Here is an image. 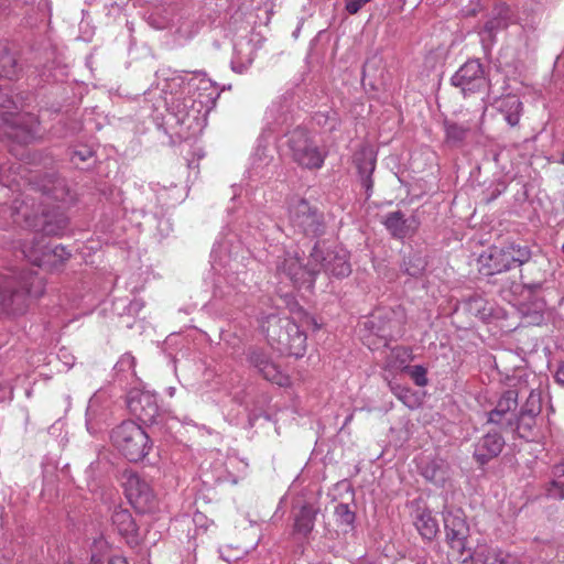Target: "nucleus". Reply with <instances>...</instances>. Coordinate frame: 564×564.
<instances>
[{
  "label": "nucleus",
  "instance_id": "nucleus-9",
  "mask_svg": "<svg viewBox=\"0 0 564 564\" xmlns=\"http://www.w3.org/2000/svg\"><path fill=\"white\" fill-rule=\"evenodd\" d=\"M446 539L451 546L449 556L455 564L458 558L462 560L467 553L466 541L469 535V527L462 510L448 511L444 517Z\"/></svg>",
  "mask_w": 564,
  "mask_h": 564
},
{
  "label": "nucleus",
  "instance_id": "nucleus-18",
  "mask_svg": "<svg viewBox=\"0 0 564 564\" xmlns=\"http://www.w3.org/2000/svg\"><path fill=\"white\" fill-rule=\"evenodd\" d=\"M377 156L373 149L369 145H362L354 154V163L361 177V182L366 189H370L372 186L371 175L376 169Z\"/></svg>",
  "mask_w": 564,
  "mask_h": 564
},
{
  "label": "nucleus",
  "instance_id": "nucleus-24",
  "mask_svg": "<svg viewBox=\"0 0 564 564\" xmlns=\"http://www.w3.org/2000/svg\"><path fill=\"white\" fill-rule=\"evenodd\" d=\"M68 226V218L64 213L45 214L42 231L47 236H61Z\"/></svg>",
  "mask_w": 564,
  "mask_h": 564
},
{
  "label": "nucleus",
  "instance_id": "nucleus-35",
  "mask_svg": "<svg viewBox=\"0 0 564 564\" xmlns=\"http://www.w3.org/2000/svg\"><path fill=\"white\" fill-rule=\"evenodd\" d=\"M108 564H129L126 558L115 556L108 561Z\"/></svg>",
  "mask_w": 564,
  "mask_h": 564
},
{
  "label": "nucleus",
  "instance_id": "nucleus-7",
  "mask_svg": "<svg viewBox=\"0 0 564 564\" xmlns=\"http://www.w3.org/2000/svg\"><path fill=\"white\" fill-rule=\"evenodd\" d=\"M121 481L127 499L137 511L145 513L156 508V496L145 478L133 470H124Z\"/></svg>",
  "mask_w": 564,
  "mask_h": 564
},
{
  "label": "nucleus",
  "instance_id": "nucleus-16",
  "mask_svg": "<svg viewBox=\"0 0 564 564\" xmlns=\"http://www.w3.org/2000/svg\"><path fill=\"white\" fill-rule=\"evenodd\" d=\"M383 224L392 237L397 239L412 237L415 235L420 226V221L416 217L412 216L410 218H405L403 213L399 210L388 214Z\"/></svg>",
  "mask_w": 564,
  "mask_h": 564
},
{
  "label": "nucleus",
  "instance_id": "nucleus-37",
  "mask_svg": "<svg viewBox=\"0 0 564 564\" xmlns=\"http://www.w3.org/2000/svg\"><path fill=\"white\" fill-rule=\"evenodd\" d=\"M352 419H354V414L348 415L345 420L344 426L348 425L352 421Z\"/></svg>",
  "mask_w": 564,
  "mask_h": 564
},
{
  "label": "nucleus",
  "instance_id": "nucleus-23",
  "mask_svg": "<svg viewBox=\"0 0 564 564\" xmlns=\"http://www.w3.org/2000/svg\"><path fill=\"white\" fill-rule=\"evenodd\" d=\"M19 75V65L15 55L3 44H0V76L14 79Z\"/></svg>",
  "mask_w": 564,
  "mask_h": 564
},
{
  "label": "nucleus",
  "instance_id": "nucleus-27",
  "mask_svg": "<svg viewBox=\"0 0 564 564\" xmlns=\"http://www.w3.org/2000/svg\"><path fill=\"white\" fill-rule=\"evenodd\" d=\"M553 480L547 488L549 496L564 499V460L553 467Z\"/></svg>",
  "mask_w": 564,
  "mask_h": 564
},
{
  "label": "nucleus",
  "instance_id": "nucleus-22",
  "mask_svg": "<svg viewBox=\"0 0 564 564\" xmlns=\"http://www.w3.org/2000/svg\"><path fill=\"white\" fill-rule=\"evenodd\" d=\"M414 524L423 539L432 540L438 533V522L427 509H417Z\"/></svg>",
  "mask_w": 564,
  "mask_h": 564
},
{
  "label": "nucleus",
  "instance_id": "nucleus-39",
  "mask_svg": "<svg viewBox=\"0 0 564 564\" xmlns=\"http://www.w3.org/2000/svg\"><path fill=\"white\" fill-rule=\"evenodd\" d=\"M558 162L564 165V152L561 154V158H560Z\"/></svg>",
  "mask_w": 564,
  "mask_h": 564
},
{
  "label": "nucleus",
  "instance_id": "nucleus-4",
  "mask_svg": "<svg viewBox=\"0 0 564 564\" xmlns=\"http://www.w3.org/2000/svg\"><path fill=\"white\" fill-rule=\"evenodd\" d=\"M112 445L130 462L142 460L151 451L148 433L133 421H123L110 434Z\"/></svg>",
  "mask_w": 564,
  "mask_h": 564
},
{
  "label": "nucleus",
  "instance_id": "nucleus-14",
  "mask_svg": "<svg viewBox=\"0 0 564 564\" xmlns=\"http://www.w3.org/2000/svg\"><path fill=\"white\" fill-rule=\"evenodd\" d=\"M131 414L144 423H153L159 414L156 397L150 391L132 389L127 397Z\"/></svg>",
  "mask_w": 564,
  "mask_h": 564
},
{
  "label": "nucleus",
  "instance_id": "nucleus-15",
  "mask_svg": "<svg viewBox=\"0 0 564 564\" xmlns=\"http://www.w3.org/2000/svg\"><path fill=\"white\" fill-rule=\"evenodd\" d=\"M110 521L113 530L126 541L131 547L139 546L142 542L139 525L132 513L121 506L113 508Z\"/></svg>",
  "mask_w": 564,
  "mask_h": 564
},
{
  "label": "nucleus",
  "instance_id": "nucleus-43",
  "mask_svg": "<svg viewBox=\"0 0 564 564\" xmlns=\"http://www.w3.org/2000/svg\"><path fill=\"white\" fill-rule=\"evenodd\" d=\"M64 564H72V563H64Z\"/></svg>",
  "mask_w": 564,
  "mask_h": 564
},
{
  "label": "nucleus",
  "instance_id": "nucleus-38",
  "mask_svg": "<svg viewBox=\"0 0 564 564\" xmlns=\"http://www.w3.org/2000/svg\"><path fill=\"white\" fill-rule=\"evenodd\" d=\"M399 399L406 404V395H399Z\"/></svg>",
  "mask_w": 564,
  "mask_h": 564
},
{
  "label": "nucleus",
  "instance_id": "nucleus-11",
  "mask_svg": "<svg viewBox=\"0 0 564 564\" xmlns=\"http://www.w3.org/2000/svg\"><path fill=\"white\" fill-rule=\"evenodd\" d=\"M315 267L311 259L307 264H303L296 253L286 252L278 263V272L290 279L295 286L313 289L319 273V269Z\"/></svg>",
  "mask_w": 564,
  "mask_h": 564
},
{
  "label": "nucleus",
  "instance_id": "nucleus-34",
  "mask_svg": "<svg viewBox=\"0 0 564 564\" xmlns=\"http://www.w3.org/2000/svg\"><path fill=\"white\" fill-rule=\"evenodd\" d=\"M555 381L564 387V362L560 365L555 372Z\"/></svg>",
  "mask_w": 564,
  "mask_h": 564
},
{
  "label": "nucleus",
  "instance_id": "nucleus-33",
  "mask_svg": "<svg viewBox=\"0 0 564 564\" xmlns=\"http://www.w3.org/2000/svg\"><path fill=\"white\" fill-rule=\"evenodd\" d=\"M392 355L400 359L401 364H406L410 360V351L404 347H395L392 349Z\"/></svg>",
  "mask_w": 564,
  "mask_h": 564
},
{
  "label": "nucleus",
  "instance_id": "nucleus-20",
  "mask_svg": "<svg viewBox=\"0 0 564 564\" xmlns=\"http://www.w3.org/2000/svg\"><path fill=\"white\" fill-rule=\"evenodd\" d=\"M496 109L500 112L510 127H517L520 122L523 104L517 95H506L496 101Z\"/></svg>",
  "mask_w": 564,
  "mask_h": 564
},
{
  "label": "nucleus",
  "instance_id": "nucleus-19",
  "mask_svg": "<svg viewBox=\"0 0 564 564\" xmlns=\"http://www.w3.org/2000/svg\"><path fill=\"white\" fill-rule=\"evenodd\" d=\"M250 361L258 368L265 380L280 387L290 384V378L284 375L276 365L268 360L261 354L252 352L250 356Z\"/></svg>",
  "mask_w": 564,
  "mask_h": 564
},
{
  "label": "nucleus",
  "instance_id": "nucleus-3",
  "mask_svg": "<svg viewBox=\"0 0 564 564\" xmlns=\"http://www.w3.org/2000/svg\"><path fill=\"white\" fill-rule=\"evenodd\" d=\"M286 149L293 163L300 169L318 171L328 155L325 148L304 128L297 127L286 135Z\"/></svg>",
  "mask_w": 564,
  "mask_h": 564
},
{
  "label": "nucleus",
  "instance_id": "nucleus-31",
  "mask_svg": "<svg viewBox=\"0 0 564 564\" xmlns=\"http://www.w3.org/2000/svg\"><path fill=\"white\" fill-rule=\"evenodd\" d=\"M406 371L416 386L425 387L427 384V371L423 366L416 365L413 367H406Z\"/></svg>",
  "mask_w": 564,
  "mask_h": 564
},
{
  "label": "nucleus",
  "instance_id": "nucleus-42",
  "mask_svg": "<svg viewBox=\"0 0 564 564\" xmlns=\"http://www.w3.org/2000/svg\"><path fill=\"white\" fill-rule=\"evenodd\" d=\"M29 139H30V137H25V138L23 139V141H24V142H28V141H29Z\"/></svg>",
  "mask_w": 564,
  "mask_h": 564
},
{
  "label": "nucleus",
  "instance_id": "nucleus-13",
  "mask_svg": "<svg viewBox=\"0 0 564 564\" xmlns=\"http://www.w3.org/2000/svg\"><path fill=\"white\" fill-rule=\"evenodd\" d=\"M458 564H521L512 553L487 543L478 544L473 553H467Z\"/></svg>",
  "mask_w": 564,
  "mask_h": 564
},
{
  "label": "nucleus",
  "instance_id": "nucleus-5",
  "mask_svg": "<svg viewBox=\"0 0 564 564\" xmlns=\"http://www.w3.org/2000/svg\"><path fill=\"white\" fill-rule=\"evenodd\" d=\"M530 259L531 250L528 246L508 243L502 247H491L487 254L480 257V263L485 274L494 275L521 267Z\"/></svg>",
  "mask_w": 564,
  "mask_h": 564
},
{
  "label": "nucleus",
  "instance_id": "nucleus-30",
  "mask_svg": "<svg viewBox=\"0 0 564 564\" xmlns=\"http://www.w3.org/2000/svg\"><path fill=\"white\" fill-rule=\"evenodd\" d=\"M47 195H50L53 199L59 202H67L68 196H70V192L66 186L64 180H56L52 188H45Z\"/></svg>",
  "mask_w": 564,
  "mask_h": 564
},
{
  "label": "nucleus",
  "instance_id": "nucleus-44",
  "mask_svg": "<svg viewBox=\"0 0 564 564\" xmlns=\"http://www.w3.org/2000/svg\"><path fill=\"white\" fill-rule=\"evenodd\" d=\"M563 249H564V245H563Z\"/></svg>",
  "mask_w": 564,
  "mask_h": 564
},
{
  "label": "nucleus",
  "instance_id": "nucleus-26",
  "mask_svg": "<svg viewBox=\"0 0 564 564\" xmlns=\"http://www.w3.org/2000/svg\"><path fill=\"white\" fill-rule=\"evenodd\" d=\"M445 141L452 145H457L464 142L469 129L456 122L445 121Z\"/></svg>",
  "mask_w": 564,
  "mask_h": 564
},
{
  "label": "nucleus",
  "instance_id": "nucleus-2",
  "mask_svg": "<svg viewBox=\"0 0 564 564\" xmlns=\"http://www.w3.org/2000/svg\"><path fill=\"white\" fill-rule=\"evenodd\" d=\"M268 343L282 355L301 358L306 352V334L289 317L271 314L262 323Z\"/></svg>",
  "mask_w": 564,
  "mask_h": 564
},
{
  "label": "nucleus",
  "instance_id": "nucleus-40",
  "mask_svg": "<svg viewBox=\"0 0 564 564\" xmlns=\"http://www.w3.org/2000/svg\"><path fill=\"white\" fill-rule=\"evenodd\" d=\"M485 29H486L487 31H491V25H490V23H487V24L485 25Z\"/></svg>",
  "mask_w": 564,
  "mask_h": 564
},
{
  "label": "nucleus",
  "instance_id": "nucleus-17",
  "mask_svg": "<svg viewBox=\"0 0 564 564\" xmlns=\"http://www.w3.org/2000/svg\"><path fill=\"white\" fill-rule=\"evenodd\" d=\"M505 446V440L498 433H488L482 436L475 446L474 457L480 464L485 465L490 459L497 457Z\"/></svg>",
  "mask_w": 564,
  "mask_h": 564
},
{
  "label": "nucleus",
  "instance_id": "nucleus-6",
  "mask_svg": "<svg viewBox=\"0 0 564 564\" xmlns=\"http://www.w3.org/2000/svg\"><path fill=\"white\" fill-rule=\"evenodd\" d=\"M291 226L307 237H318L325 231L324 216L302 197L291 198L288 207Z\"/></svg>",
  "mask_w": 564,
  "mask_h": 564
},
{
  "label": "nucleus",
  "instance_id": "nucleus-21",
  "mask_svg": "<svg viewBox=\"0 0 564 564\" xmlns=\"http://www.w3.org/2000/svg\"><path fill=\"white\" fill-rule=\"evenodd\" d=\"M317 509L311 505H304L294 516L292 535L306 539L315 527Z\"/></svg>",
  "mask_w": 564,
  "mask_h": 564
},
{
  "label": "nucleus",
  "instance_id": "nucleus-25",
  "mask_svg": "<svg viewBox=\"0 0 564 564\" xmlns=\"http://www.w3.org/2000/svg\"><path fill=\"white\" fill-rule=\"evenodd\" d=\"M517 408V398L513 391H507L498 401L496 408L489 413V422L500 423L503 415Z\"/></svg>",
  "mask_w": 564,
  "mask_h": 564
},
{
  "label": "nucleus",
  "instance_id": "nucleus-29",
  "mask_svg": "<svg viewBox=\"0 0 564 564\" xmlns=\"http://www.w3.org/2000/svg\"><path fill=\"white\" fill-rule=\"evenodd\" d=\"M335 520L338 525L350 527L355 520V513L349 509L348 505L339 503L334 511Z\"/></svg>",
  "mask_w": 564,
  "mask_h": 564
},
{
  "label": "nucleus",
  "instance_id": "nucleus-10",
  "mask_svg": "<svg viewBox=\"0 0 564 564\" xmlns=\"http://www.w3.org/2000/svg\"><path fill=\"white\" fill-rule=\"evenodd\" d=\"M454 86L459 87L465 97L485 94L489 89V80L478 59H469L452 77Z\"/></svg>",
  "mask_w": 564,
  "mask_h": 564
},
{
  "label": "nucleus",
  "instance_id": "nucleus-28",
  "mask_svg": "<svg viewBox=\"0 0 564 564\" xmlns=\"http://www.w3.org/2000/svg\"><path fill=\"white\" fill-rule=\"evenodd\" d=\"M425 269V261L417 253L410 254L409 257H404L403 262L401 264V270L411 276H419Z\"/></svg>",
  "mask_w": 564,
  "mask_h": 564
},
{
  "label": "nucleus",
  "instance_id": "nucleus-36",
  "mask_svg": "<svg viewBox=\"0 0 564 564\" xmlns=\"http://www.w3.org/2000/svg\"><path fill=\"white\" fill-rule=\"evenodd\" d=\"M91 155V152L90 151H85V153L78 151V152H75V156H78L80 161H85L88 156Z\"/></svg>",
  "mask_w": 564,
  "mask_h": 564
},
{
  "label": "nucleus",
  "instance_id": "nucleus-41",
  "mask_svg": "<svg viewBox=\"0 0 564 564\" xmlns=\"http://www.w3.org/2000/svg\"><path fill=\"white\" fill-rule=\"evenodd\" d=\"M475 13H476V10L474 9L468 14H473L474 15Z\"/></svg>",
  "mask_w": 564,
  "mask_h": 564
},
{
  "label": "nucleus",
  "instance_id": "nucleus-8",
  "mask_svg": "<svg viewBox=\"0 0 564 564\" xmlns=\"http://www.w3.org/2000/svg\"><path fill=\"white\" fill-rule=\"evenodd\" d=\"M311 262L319 265L325 273L343 279L351 273L349 252L341 246L325 248L316 243L311 252Z\"/></svg>",
  "mask_w": 564,
  "mask_h": 564
},
{
  "label": "nucleus",
  "instance_id": "nucleus-1",
  "mask_svg": "<svg viewBox=\"0 0 564 564\" xmlns=\"http://www.w3.org/2000/svg\"><path fill=\"white\" fill-rule=\"evenodd\" d=\"M44 280L33 271L13 272L0 278V313L23 314L32 299L44 294Z\"/></svg>",
  "mask_w": 564,
  "mask_h": 564
},
{
  "label": "nucleus",
  "instance_id": "nucleus-32",
  "mask_svg": "<svg viewBox=\"0 0 564 564\" xmlns=\"http://www.w3.org/2000/svg\"><path fill=\"white\" fill-rule=\"evenodd\" d=\"M371 0H345V9L349 14H356Z\"/></svg>",
  "mask_w": 564,
  "mask_h": 564
},
{
  "label": "nucleus",
  "instance_id": "nucleus-12",
  "mask_svg": "<svg viewBox=\"0 0 564 564\" xmlns=\"http://www.w3.org/2000/svg\"><path fill=\"white\" fill-rule=\"evenodd\" d=\"M23 252L32 264L47 269H56L70 258V253L63 246L50 247L43 237L25 246Z\"/></svg>",
  "mask_w": 564,
  "mask_h": 564
}]
</instances>
